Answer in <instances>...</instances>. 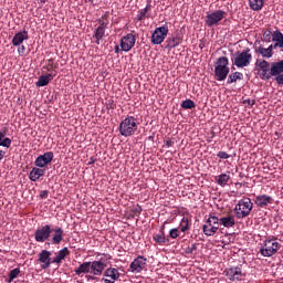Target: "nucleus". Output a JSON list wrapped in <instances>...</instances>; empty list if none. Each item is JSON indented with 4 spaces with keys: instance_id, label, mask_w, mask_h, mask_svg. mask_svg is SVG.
<instances>
[{
    "instance_id": "nucleus-1",
    "label": "nucleus",
    "mask_w": 283,
    "mask_h": 283,
    "mask_svg": "<svg viewBox=\"0 0 283 283\" xmlns=\"http://www.w3.org/2000/svg\"><path fill=\"white\" fill-rule=\"evenodd\" d=\"M64 237L65 231H63V228L55 227L53 229L50 224L41 226L34 232L35 242H51V244H54L55 247L63 242Z\"/></svg>"
},
{
    "instance_id": "nucleus-2",
    "label": "nucleus",
    "mask_w": 283,
    "mask_h": 283,
    "mask_svg": "<svg viewBox=\"0 0 283 283\" xmlns=\"http://www.w3.org/2000/svg\"><path fill=\"white\" fill-rule=\"evenodd\" d=\"M139 125L140 122H138V118L134 116H127L120 122L118 132L120 136H124V138H129V136H134V134L138 132Z\"/></svg>"
},
{
    "instance_id": "nucleus-3",
    "label": "nucleus",
    "mask_w": 283,
    "mask_h": 283,
    "mask_svg": "<svg viewBox=\"0 0 283 283\" xmlns=\"http://www.w3.org/2000/svg\"><path fill=\"white\" fill-rule=\"evenodd\" d=\"M229 59L227 56H221L214 62V81H227L229 76Z\"/></svg>"
},
{
    "instance_id": "nucleus-4",
    "label": "nucleus",
    "mask_w": 283,
    "mask_h": 283,
    "mask_svg": "<svg viewBox=\"0 0 283 283\" xmlns=\"http://www.w3.org/2000/svg\"><path fill=\"white\" fill-rule=\"evenodd\" d=\"M237 218L243 220V218H249L251 211H253V203L250 198H243L238 201L233 209Z\"/></svg>"
},
{
    "instance_id": "nucleus-5",
    "label": "nucleus",
    "mask_w": 283,
    "mask_h": 283,
    "mask_svg": "<svg viewBox=\"0 0 283 283\" xmlns=\"http://www.w3.org/2000/svg\"><path fill=\"white\" fill-rule=\"evenodd\" d=\"M281 248L282 244H280L277 240L269 237L263 241V244H261L260 253L263 255V258H273V255H275Z\"/></svg>"
},
{
    "instance_id": "nucleus-6",
    "label": "nucleus",
    "mask_w": 283,
    "mask_h": 283,
    "mask_svg": "<svg viewBox=\"0 0 283 283\" xmlns=\"http://www.w3.org/2000/svg\"><path fill=\"white\" fill-rule=\"evenodd\" d=\"M220 231V219L213 214H210L202 226V232L207 235V238H211V235H216Z\"/></svg>"
},
{
    "instance_id": "nucleus-7",
    "label": "nucleus",
    "mask_w": 283,
    "mask_h": 283,
    "mask_svg": "<svg viewBox=\"0 0 283 283\" xmlns=\"http://www.w3.org/2000/svg\"><path fill=\"white\" fill-rule=\"evenodd\" d=\"M232 61L235 67H249V65H251V61H253L251 49L243 50L242 52H237Z\"/></svg>"
},
{
    "instance_id": "nucleus-8",
    "label": "nucleus",
    "mask_w": 283,
    "mask_h": 283,
    "mask_svg": "<svg viewBox=\"0 0 283 283\" xmlns=\"http://www.w3.org/2000/svg\"><path fill=\"white\" fill-rule=\"evenodd\" d=\"M255 67L261 81H271V63L266 60H256Z\"/></svg>"
},
{
    "instance_id": "nucleus-9",
    "label": "nucleus",
    "mask_w": 283,
    "mask_h": 283,
    "mask_svg": "<svg viewBox=\"0 0 283 283\" xmlns=\"http://www.w3.org/2000/svg\"><path fill=\"white\" fill-rule=\"evenodd\" d=\"M168 34H169V24L165 23L163 27L156 28L150 39L153 45H160L161 43H164Z\"/></svg>"
},
{
    "instance_id": "nucleus-10",
    "label": "nucleus",
    "mask_w": 283,
    "mask_h": 283,
    "mask_svg": "<svg viewBox=\"0 0 283 283\" xmlns=\"http://www.w3.org/2000/svg\"><path fill=\"white\" fill-rule=\"evenodd\" d=\"M97 22L99 25L93 31V41H95L96 45H101V41L105 38V30H107V25H109L108 21H104L98 19Z\"/></svg>"
},
{
    "instance_id": "nucleus-11",
    "label": "nucleus",
    "mask_w": 283,
    "mask_h": 283,
    "mask_svg": "<svg viewBox=\"0 0 283 283\" xmlns=\"http://www.w3.org/2000/svg\"><path fill=\"white\" fill-rule=\"evenodd\" d=\"M224 17H227V11L216 10L206 15V25L208 28H213L214 25H218V23L222 21Z\"/></svg>"
},
{
    "instance_id": "nucleus-12",
    "label": "nucleus",
    "mask_w": 283,
    "mask_h": 283,
    "mask_svg": "<svg viewBox=\"0 0 283 283\" xmlns=\"http://www.w3.org/2000/svg\"><path fill=\"white\" fill-rule=\"evenodd\" d=\"M38 261L40 262L41 269L43 270L50 269V266L54 264V259H52V252L48 250H42L38 254Z\"/></svg>"
},
{
    "instance_id": "nucleus-13",
    "label": "nucleus",
    "mask_w": 283,
    "mask_h": 283,
    "mask_svg": "<svg viewBox=\"0 0 283 283\" xmlns=\"http://www.w3.org/2000/svg\"><path fill=\"white\" fill-rule=\"evenodd\" d=\"M147 268V258L138 255L129 265L132 273H142Z\"/></svg>"
},
{
    "instance_id": "nucleus-14",
    "label": "nucleus",
    "mask_w": 283,
    "mask_h": 283,
    "mask_svg": "<svg viewBox=\"0 0 283 283\" xmlns=\"http://www.w3.org/2000/svg\"><path fill=\"white\" fill-rule=\"evenodd\" d=\"M119 45L122 52H129L136 45V35L132 33L126 34L120 39Z\"/></svg>"
},
{
    "instance_id": "nucleus-15",
    "label": "nucleus",
    "mask_w": 283,
    "mask_h": 283,
    "mask_svg": "<svg viewBox=\"0 0 283 283\" xmlns=\"http://www.w3.org/2000/svg\"><path fill=\"white\" fill-rule=\"evenodd\" d=\"M224 274L228 277V280H230V282H240L242 277H244L242 269L239 266L226 269Z\"/></svg>"
},
{
    "instance_id": "nucleus-16",
    "label": "nucleus",
    "mask_w": 283,
    "mask_h": 283,
    "mask_svg": "<svg viewBox=\"0 0 283 283\" xmlns=\"http://www.w3.org/2000/svg\"><path fill=\"white\" fill-rule=\"evenodd\" d=\"M54 160V153L53 151H46L43 155L38 156V158L34 161L35 167H48L50 163Z\"/></svg>"
},
{
    "instance_id": "nucleus-17",
    "label": "nucleus",
    "mask_w": 283,
    "mask_h": 283,
    "mask_svg": "<svg viewBox=\"0 0 283 283\" xmlns=\"http://www.w3.org/2000/svg\"><path fill=\"white\" fill-rule=\"evenodd\" d=\"M105 269H107V263L103 259L91 262V275L101 276Z\"/></svg>"
},
{
    "instance_id": "nucleus-18",
    "label": "nucleus",
    "mask_w": 283,
    "mask_h": 283,
    "mask_svg": "<svg viewBox=\"0 0 283 283\" xmlns=\"http://www.w3.org/2000/svg\"><path fill=\"white\" fill-rule=\"evenodd\" d=\"M104 277H109V279H103L104 283H115V282H118L120 277V272H118V269L107 268L104 271Z\"/></svg>"
},
{
    "instance_id": "nucleus-19",
    "label": "nucleus",
    "mask_w": 283,
    "mask_h": 283,
    "mask_svg": "<svg viewBox=\"0 0 283 283\" xmlns=\"http://www.w3.org/2000/svg\"><path fill=\"white\" fill-rule=\"evenodd\" d=\"M182 43V34L176 33L175 35H171L168 38L165 42V49L166 50H174V48H178Z\"/></svg>"
},
{
    "instance_id": "nucleus-20",
    "label": "nucleus",
    "mask_w": 283,
    "mask_h": 283,
    "mask_svg": "<svg viewBox=\"0 0 283 283\" xmlns=\"http://www.w3.org/2000/svg\"><path fill=\"white\" fill-rule=\"evenodd\" d=\"M254 205L260 207V209H265L266 206L273 205V197L269 195H259L254 199Z\"/></svg>"
},
{
    "instance_id": "nucleus-21",
    "label": "nucleus",
    "mask_w": 283,
    "mask_h": 283,
    "mask_svg": "<svg viewBox=\"0 0 283 283\" xmlns=\"http://www.w3.org/2000/svg\"><path fill=\"white\" fill-rule=\"evenodd\" d=\"M149 12H151V0H147L146 7L137 11V21H145V19H150L151 13Z\"/></svg>"
},
{
    "instance_id": "nucleus-22",
    "label": "nucleus",
    "mask_w": 283,
    "mask_h": 283,
    "mask_svg": "<svg viewBox=\"0 0 283 283\" xmlns=\"http://www.w3.org/2000/svg\"><path fill=\"white\" fill-rule=\"evenodd\" d=\"M28 39H30V36L28 35V31H21L14 34V36L12 38V45L14 48H19V45H21V43H23V41H28Z\"/></svg>"
},
{
    "instance_id": "nucleus-23",
    "label": "nucleus",
    "mask_w": 283,
    "mask_h": 283,
    "mask_svg": "<svg viewBox=\"0 0 283 283\" xmlns=\"http://www.w3.org/2000/svg\"><path fill=\"white\" fill-rule=\"evenodd\" d=\"M70 255V249L67 247L61 249L55 253V258H53V264H57V266H61L63 264V260Z\"/></svg>"
},
{
    "instance_id": "nucleus-24",
    "label": "nucleus",
    "mask_w": 283,
    "mask_h": 283,
    "mask_svg": "<svg viewBox=\"0 0 283 283\" xmlns=\"http://www.w3.org/2000/svg\"><path fill=\"white\" fill-rule=\"evenodd\" d=\"M87 273H92V261L83 262L75 269V275H78V277H82L83 274L87 275Z\"/></svg>"
},
{
    "instance_id": "nucleus-25",
    "label": "nucleus",
    "mask_w": 283,
    "mask_h": 283,
    "mask_svg": "<svg viewBox=\"0 0 283 283\" xmlns=\"http://www.w3.org/2000/svg\"><path fill=\"white\" fill-rule=\"evenodd\" d=\"M8 134V127H3L2 130H0V147H7V149H10L12 147V139L10 137H6Z\"/></svg>"
},
{
    "instance_id": "nucleus-26",
    "label": "nucleus",
    "mask_w": 283,
    "mask_h": 283,
    "mask_svg": "<svg viewBox=\"0 0 283 283\" xmlns=\"http://www.w3.org/2000/svg\"><path fill=\"white\" fill-rule=\"evenodd\" d=\"M42 176H45V169L39 168V166H38V167L32 168V170L30 171V175H29V179L32 182H36V180H39V178H41Z\"/></svg>"
},
{
    "instance_id": "nucleus-27",
    "label": "nucleus",
    "mask_w": 283,
    "mask_h": 283,
    "mask_svg": "<svg viewBox=\"0 0 283 283\" xmlns=\"http://www.w3.org/2000/svg\"><path fill=\"white\" fill-rule=\"evenodd\" d=\"M272 41L274 42L272 45L275 50H277V48L283 50V34L280 32V30L273 31Z\"/></svg>"
},
{
    "instance_id": "nucleus-28",
    "label": "nucleus",
    "mask_w": 283,
    "mask_h": 283,
    "mask_svg": "<svg viewBox=\"0 0 283 283\" xmlns=\"http://www.w3.org/2000/svg\"><path fill=\"white\" fill-rule=\"evenodd\" d=\"M273 50H275V46H273V44H271L266 49L263 46H259V48H256L255 52L258 54H261V56H263V59H271V56H273Z\"/></svg>"
},
{
    "instance_id": "nucleus-29",
    "label": "nucleus",
    "mask_w": 283,
    "mask_h": 283,
    "mask_svg": "<svg viewBox=\"0 0 283 283\" xmlns=\"http://www.w3.org/2000/svg\"><path fill=\"white\" fill-rule=\"evenodd\" d=\"M214 180L219 187H227L229 185V180H231V172L228 171L227 174H221L217 176Z\"/></svg>"
},
{
    "instance_id": "nucleus-30",
    "label": "nucleus",
    "mask_w": 283,
    "mask_h": 283,
    "mask_svg": "<svg viewBox=\"0 0 283 283\" xmlns=\"http://www.w3.org/2000/svg\"><path fill=\"white\" fill-rule=\"evenodd\" d=\"M223 224L226 229H231L232 227H235V217L232 214L222 217L219 219V226Z\"/></svg>"
},
{
    "instance_id": "nucleus-31",
    "label": "nucleus",
    "mask_w": 283,
    "mask_h": 283,
    "mask_svg": "<svg viewBox=\"0 0 283 283\" xmlns=\"http://www.w3.org/2000/svg\"><path fill=\"white\" fill-rule=\"evenodd\" d=\"M271 74L272 76H280V74H283V60L271 63Z\"/></svg>"
},
{
    "instance_id": "nucleus-32",
    "label": "nucleus",
    "mask_w": 283,
    "mask_h": 283,
    "mask_svg": "<svg viewBox=\"0 0 283 283\" xmlns=\"http://www.w3.org/2000/svg\"><path fill=\"white\" fill-rule=\"evenodd\" d=\"M52 78H54V75H52V73L41 75L35 85L36 87H45V85H50V81H52Z\"/></svg>"
},
{
    "instance_id": "nucleus-33",
    "label": "nucleus",
    "mask_w": 283,
    "mask_h": 283,
    "mask_svg": "<svg viewBox=\"0 0 283 283\" xmlns=\"http://www.w3.org/2000/svg\"><path fill=\"white\" fill-rule=\"evenodd\" d=\"M242 78H244V74H242L241 72L231 73V74L228 76L227 84H228V85H231V84H233V83H238V81H242Z\"/></svg>"
},
{
    "instance_id": "nucleus-34",
    "label": "nucleus",
    "mask_w": 283,
    "mask_h": 283,
    "mask_svg": "<svg viewBox=\"0 0 283 283\" xmlns=\"http://www.w3.org/2000/svg\"><path fill=\"white\" fill-rule=\"evenodd\" d=\"M153 240L154 242H156L157 244H161L163 247L169 244V238L165 237V232L160 234H154Z\"/></svg>"
},
{
    "instance_id": "nucleus-35",
    "label": "nucleus",
    "mask_w": 283,
    "mask_h": 283,
    "mask_svg": "<svg viewBox=\"0 0 283 283\" xmlns=\"http://www.w3.org/2000/svg\"><path fill=\"white\" fill-rule=\"evenodd\" d=\"M249 6L254 12H260L264 8V0H249Z\"/></svg>"
},
{
    "instance_id": "nucleus-36",
    "label": "nucleus",
    "mask_w": 283,
    "mask_h": 283,
    "mask_svg": "<svg viewBox=\"0 0 283 283\" xmlns=\"http://www.w3.org/2000/svg\"><path fill=\"white\" fill-rule=\"evenodd\" d=\"M179 229L181 233H186V231H189V229H191V219L184 217L180 221Z\"/></svg>"
},
{
    "instance_id": "nucleus-37",
    "label": "nucleus",
    "mask_w": 283,
    "mask_h": 283,
    "mask_svg": "<svg viewBox=\"0 0 283 283\" xmlns=\"http://www.w3.org/2000/svg\"><path fill=\"white\" fill-rule=\"evenodd\" d=\"M43 70L46 72H52V70H59V64L54 63V59H49L43 66Z\"/></svg>"
},
{
    "instance_id": "nucleus-38",
    "label": "nucleus",
    "mask_w": 283,
    "mask_h": 283,
    "mask_svg": "<svg viewBox=\"0 0 283 283\" xmlns=\"http://www.w3.org/2000/svg\"><path fill=\"white\" fill-rule=\"evenodd\" d=\"M20 274H21V269L15 268V269L11 270L10 273H9L8 282L9 283L14 282V280H17V277H19Z\"/></svg>"
},
{
    "instance_id": "nucleus-39",
    "label": "nucleus",
    "mask_w": 283,
    "mask_h": 283,
    "mask_svg": "<svg viewBox=\"0 0 283 283\" xmlns=\"http://www.w3.org/2000/svg\"><path fill=\"white\" fill-rule=\"evenodd\" d=\"M182 109H193L196 108V103L193 99H186L181 103Z\"/></svg>"
},
{
    "instance_id": "nucleus-40",
    "label": "nucleus",
    "mask_w": 283,
    "mask_h": 283,
    "mask_svg": "<svg viewBox=\"0 0 283 283\" xmlns=\"http://www.w3.org/2000/svg\"><path fill=\"white\" fill-rule=\"evenodd\" d=\"M179 235L180 231L178 230V228H172L169 230L168 238H171V240H176L177 238H179Z\"/></svg>"
},
{
    "instance_id": "nucleus-41",
    "label": "nucleus",
    "mask_w": 283,
    "mask_h": 283,
    "mask_svg": "<svg viewBox=\"0 0 283 283\" xmlns=\"http://www.w3.org/2000/svg\"><path fill=\"white\" fill-rule=\"evenodd\" d=\"M217 158H220L221 160H229V158H233V155H230L227 151L221 150L217 154Z\"/></svg>"
},
{
    "instance_id": "nucleus-42",
    "label": "nucleus",
    "mask_w": 283,
    "mask_h": 283,
    "mask_svg": "<svg viewBox=\"0 0 283 283\" xmlns=\"http://www.w3.org/2000/svg\"><path fill=\"white\" fill-rule=\"evenodd\" d=\"M272 39H273V32H271V30L264 31L263 41H265V43H271Z\"/></svg>"
},
{
    "instance_id": "nucleus-43",
    "label": "nucleus",
    "mask_w": 283,
    "mask_h": 283,
    "mask_svg": "<svg viewBox=\"0 0 283 283\" xmlns=\"http://www.w3.org/2000/svg\"><path fill=\"white\" fill-rule=\"evenodd\" d=\"M197 250H198V243H192L191 245H188V247L186 248V253H187L188 255H191V254H193V252L197 251Z\"/></svg>"
},
{
    "instance_id": "nucleus-44",
    "label": "nucleus",
    "mask_w": 283,
    "mask_h": 283,
    "mask_svg": "<svg viewBox=\"0 0 283 283\" xmlns=\"http://www.w3.org/2000/svg\"><path fill=\"white\" fill-rule=\"evenodd\" d=\"M48 196H50V191L49 190H42L40 192L41 200H46Z\"/></svg>"
},
{
    "instance_id": "nucleus-45",
    "label": "nucleus",
    "mask_w": 283,
    "mask_h": 283,
    "mask_svg": "<svg viewBox=\"0 0 283 283\" xmlns=\"http://www.w3.org/2000/svg\"><path fill=\"white\" fill-rule=\"evenodd\" d=\"M275 81L279 85H283V73L275 76Z\"/></svg>"
},
{
    "instance_id": "nucleus-46",
    "label": "nucleus",
    "mask_w": 283,
    "mask_h": 283,
    "mask_svg": "<svg viewBox=\"0 0 283 283\" xmlns=\"http://www.w3.org/2000/svg\"><path fill=\"white\" fill-rule=\"evenodd\" d=\"M243 105H249L250 107H253V105H255V99H244Z\"/></svg>"
},
{
    "instance_id": "nucleus-47",
    "label": "nucleus",
    "mask_w": 283,
    "mask_h": 283,
    "mask_svg": "<svg viewBox=\"0 0 283 283\" xmlns=\"http://www.w3.org/2000/svg\"><path fill=\"white\" fill-rule=\"evenodd\" d=\"M18 53L23 56L25 54V45H21L19 49H18Z\"/></svg>"
},
{
    "instance_id": "nucleus-48",
    "label": "nucleus",
    "mask_w": 283,
    "mask_h": 283,
    "mask_svg": "<svg viewBox=\"0 0 283 283\" xmlns=\"http://www.w3.org/2000/svg\"><path fill=\"white\" fill-rule=\"evenodd\" d=\"M165 145H166V147H174V140L168 139V140H166Z\"/></svg>"
},
{
    "instance_id": "nucleus-49",
    "label": "nucleus",
    "mask_w": 283,
    "mask_h": 283,
    "mask_svg": "<svg viewBox=\"0 0 283 283\" xmlns=\"http://www.w3.org/2000/svg\"><path fill=\"white\" fill-rule=\"evenodd\" d=\"M85 277H86V280H96V275H94V274H88Z\"/></svg>"
},
{
    "instance_id": "nucleus-50",
    "label": "nucleus",
    "mask_w": 283,
    "mask_h": 283,
    "mask_svg": "<svg viewBox=\"0 0 283 283\" xmlns=\"http://www.w3.org/2000/svg\"><path fill=\"white\" fill-rule=\"evenodd\" d=\"M120 53V46L115 45V54H119Z\"/></svg>"
},
{
    "instance_id": "nucleus-51",
    "label": "nucleus",
    "mask_w": 283,
    "mask_h": 283,
    "mask_svg": "<svg viewBox=\"0 0 283 283\" xmlns=\"http://www.w3.org/2000/svg\"><path fill=\"white\" fill-rule=\"evenodd\" d=\"M6 156V151L0 150V160H3V157Z\"/></svg>"
},
{
    "instance_id": "nucleus-52",
    "label": "nucleus",
    "mask_w": 283,
    "mask_h": 283,
    "mask_svg": "<svg viewBox=\"0 0 283 283\" xmlns=\"http://www.w3.org/2000/svg\"><path fill=\"white\" fill-rule=\"evenodd\" d=\"M160 233H161V234L165 233V226H161V228H160Z\"/></svg>"
},
{
    "instance_id": "nucleus-53",
    "label": "nucleus",
    "mask_w": 283,
    "mask_h": 283,
    "mask_svg": "<svg viewBox=\"0 0 283 283\" xmlns=\"http://www.w3.org/2000/svg\"><path fill=\"white\" fill-rule=\"evenodd\" d=\"M137 211L140 213L143 211V208L139 207V209H137Z\"/></svg>"
},
{
    "instance_id": "nucleus-54",
    "label": "nucleus",
    "mask_w": 283,
    "mask_h": 283,
    "mask_svg": "<svg viewBox=\"0 0 283 283\" xmlns=\"http://www.w3.org/2000/svg\"><path fill=\"white\" fill-rule=\"evenodd\" d=\"M137 211L140 213L143 211V208L139 207V209H137Z\"/></svg>"
},
{
    "instance_id": "nucleus-55",
    "label": "nucleus",
    "mask_w": 283,
    "mask_h": 283,
    "mask_svg": "<svg viewBox=\"0 0 283 283\" xmlns=\"http://www.w3.org/2000/svg\"><path fill=\"white\" fill-rule=\"evenodd\" d=\"M149 138V140H154V137L153 136H150V137H148Z\"/></svg>"
},
{
    "instance_id": "nucleus-56",
    "label": "nucleus",
    "mask_w": 283,
    "mask_h": 283,
    "mask_svg": "<svg viewBox=\"0 0 283 283\" xmlns=\"http://www.w3.org/2000/svg\"><path fill=\"white\" fill-rule=\"evenodd\" d=\"M92 163H94V159H93V158H91V163H90V165H92Z\"/></svg>"
}]
</instances>
